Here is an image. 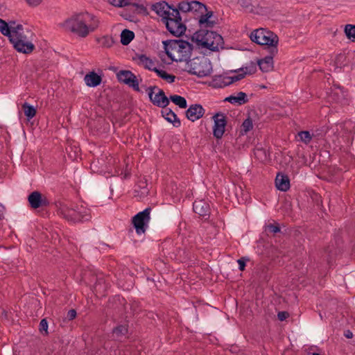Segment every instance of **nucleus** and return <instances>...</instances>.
Here are the masks:
<instances>
[{"mask_svg": "<svg viewBox=\"0 0 355 355\" xmlns=\"http://www.w3.org/2000/svg\"><path fill=\"white\" fill-rule=\"evenodd\" d=\"M99 26V20L96 16L88 12H80L71 15L61 24L66 31L73 33L85 38L94 32Z\"/></svg>", "mask_w": 355, "mask_h": 355, "instance_id": "f257e3e1", "label": "nucleus"}, {"mask_svg": "<svg viewBox=\"0 0 355 355\" xmlns=\"http://www.w3.org/2000/svg\"><path fill=\"white\" fill-rule=\"evenodd\" d=\"M162 44L168 58L176 62L187 61L193 49L191 43L183 40H167Z\"/></svg>", "mask_w": 355, "mask_h": 355, "instance_id": "f03ea898", "label": "nucleus"}, {"mask_svg": "<svg viewBox=\"0 0 355 355\" xmlns=\"http://www.w3.org/2000/svg\"><path fill=\"white\" fill-rule=\"evenodd\" d=\"M191 40L198 46L211 51H218L219 48H223L224 41L222 36L207 29L201 28L197 31L191 36Z\"/></svg>", "mask_w": 355, "mask_h": 355, "instance_id": "7ed1b4c3", "label": "nucleus"}, {"mask_svg": "<svg viewBox=\"0 0 355 355\" xmlns=\"http://www.w3.org/2000/svg\"><path fill=\"white\" fill-rule=\"evenodd\" d=\"M58 214L68 221L73 223L88 221L91 218L90 210L83 206L69 207L67 205L60 202L57 205Z\"/></svg>", "mask_w": 355, "mask_h": 355, "instance_id": "20e7f679", "label": "nucleus"}, {"mask_svg": "<svg viewBox=\"0 0 355 355\" xmlns=\"http://www.w3.org/2000/svg\"><path fill=\"white\" fill-rule=\"evenodd\" d=\"M250 37L253 42L259 45L267 46L268 50L271 51L272 54H277L279 37L273 32L264 28H259L253 31Z\"/></svg>", "mask_w": 355, "mask_h": 355, "instance_id": "39448f33", "label": "nucleus"}, {"mask_svg": "<svg viewBox=\"0 0 355 355\" xmlns=\"http://www.w3.org/2000/svg\"><path fill=\"white\" fill-rule=\"evenodd\" d=\"M186 69L189 74L197 76L199 78L209 76L212 67L210 60L205 57H196L186 61Z\"/></svg>", "mask_w": 355, "mask_h": 355, "instance_id": "423d86ee", "label": "nucleus"}, {"mask_svg": "<svg viewBox=\"0 0 355 355\" xmlns=\"http://www.w3.org/2000/svg\"><path fill=\"white\" fill-rule=\"evenodd\" d=\"M167 31L175 37H181L187 30L186 25L182 22L180 13L178 10H173L171 12L170 19L164 23Z\"/></svg>", "mask_w": 355, "mask_h": 355, "instance_id": "0eeeda50", "label": "nucleus"}, {"mask_svg": "<svg viewBox=\"0 0 355 355\" xmlns=\"http://www.w3.org/2000/svg\"><path fill=\"white\" fill-rule=\"evenodd\" d=\"M150 211L151 209L150 207L146 208L132 217V223L137 234L145 233L150 219Z\"/></svg>", "mask_w": 355, "mask_h": 355, "instance_id": "6e6552de", "label": "nucleus"}, {"mask_svg": "<svg viewBox=\"0 0 355 355\" xmlns=\"http://www.w3.org/2000/svg\"><path fill=\"white\" fill-rule=\"evenodd\" d=\"M150 101L157 107L165 108L169 104V99L164 92L157 86H150L146 89Z\"/></svg>", "mask_w": 355, "mask_h": 355, "instance_id": "1a4fd4ad", "label": "nucleus"}, {"mask_svg": "<svg viewBox=\"0 0 355 355\" xmlns=\"http://www.w3.org/2000/svg\"><path fill=\"white\" fill-rule=\"evenodd\" d=\"M214 125L213 128V135L216 139H221L227 125V116L222 112L216 113L213 116Z\"/></svg>", "mask_w": 355, "mask_h": 355, "instance_id": "9d476101", "label": "nucleus"}, {"mask_svg": "<svg viewBox=\"0 0 355 355\" xmlns=\"http://www.w3.org/2000/svg\"><path fill=\"white\" fill-rule=\"evenodd\" d=\"M172 8H173V6L169 5L164 1L153 3L150 7V9L155 11L156 14L162 18L161 20L163 23L170 19V17H171V12H170V10H172Z\"/></svg>", "mask_w": 355, "mask_h": 355, "instance_id": "9b49d317", "label": "nucleus"}, {"mask_svg": "<svg viewBox=\"0 0 355 355\" xmlns=\"http://www.w3.org/2000/svg\"><path fill=\"white\" fill-rule=\"evenodd\" d=\"M28 202L30 207L34 209L48 207L50 204L46 196L37 191H33L28 195Z\"/></svg>", "mask_w": 355, "mask_h": 355, "instance_id": "f8f14e48", "label": "nucleus"}, {"mask_svg": "<svg viewBox=\"0 0 355 355\" xmlns=\"http://www.w3.org/2000/svg\"><path fill=\"white\" fill-rule=\"evenodd\" d=\"M119 81L132 87L135 91L140 92L137 76L129 70H121L117 73Z\"/></svg>", "mask_w": 355, "mask_h": 355, "instance_id": "ddd939ff", "label": "nucleus"}, {"mask_svg": "<svg viewBox=\"0 0 355 355\" xmlns=\"http://www.w3.org/2000/svg\"><path fill=\"white\" fill-rule=\"evenodd\" d=\"M205 110L200 104L191 105L185 112L186 117L194 122L203 116Z\"/></svg>", "mask_w": 355, "mask_h": 355, "instance_id": "4468645a", "label": "nucleus"}, {"mask_svg": "<svg viewBox=\"0 0 355 355\" xmlns=\"http://www.w3.org/2000/svg\"><path fill=\"white\" fill-rule=\"evenodd\" d=\"M193 211L207 220L210 215L209 205L204 200H196L193 204Z\"/></svg>", "mask_w": 355, "mask_h": 355, "instance_id": "2eb2a0df", "label": "nucleus"}, {"mask_svg": "<svg viewBox=\"0 0 355 355\" xmlns=\"http://www.w3.org/2000/svg\"><path fill=\"white\" fill-rule=\"evenodd\" d=\"M14 48L20 53H30L34 49L35 46L31 42H25L21 39V36L16 37L15 40L12 42Z\"/></svg>", "mask_w": 355, "mask_h": 355, "instance_id": "dca6fc26", "label": "nucleus"}, {"mask_svg": "<svg viewBox=\"0 0 355 355\" xmlns=\"http://www.w3.org/2000/svg\"><path fill=\"white\" fill-rule=\"evenodd\" d=\"M133 60L137 61V64L144 67V69L154 71L157 67H155V61L145 54L137 53Z\"/></svg>", "mask_w": 355, "mask_h": 355, "instance_id": "f3484780", "label": "nucleus"}, {"mask_svg": "<svg viewBox=\"0 0 355 355\" xmlns=\"http://www.w3.org/2000/svg\"><path fill=\"white\" fill-rule=\"evenodd\" d=\"M277 54H272L271 51H269V55L265 58L258 60L257 64L259 67L260 70L263 73H267L273 69L274 62L273 58Z\"/></svg>", "mask_w": 355, "mask_h": 355, "instance_id": "a211bd4d", "label": "nucleus"}, {"mask_svg": "<svg viewBox=\"0 0 355 355\" xmlns=\"http://www.w3.org/2000/svg\"><path fill=\"white\" fill-rule=\"evenodd\" d=\"M162 116L169 123H171L174 127L178 128L181 125L180 120L176 114L170 108H163L161 112Z\"/></svg>", "mask_w": 355, "mask_h": 355, "instance_id": "6ab92c4d", "label": "nucleus"}, {"mask_svg": "<svg viewBox=\"0 0 355 355\" xmlns=\"http://www.w3.org/2000/svg\"><path fill=\"white\" fill-rule=\"evenodd\" d=\"M275 185L279 191H287L290 189V180L288 175L278 173L275 178Z\"/></svg>", "mask_w": 355, "mask_h": 355, "instance_id": "aec40b11", "label": "nucleus"}, {"mask_svg": "<svg viewBox=\"0 0 355 355\" xmlns=\"http://www.w3.org/2000/svg\"><path fill=\"white\" fill-rule=\"evenodd\" d=\"M207 11V6L198 1H191V10L190 12H192L194 15V17L196 19L200 18L202 14Z\"/></svg>", "mask_w": 355, "mask_h": 355, "instance_id": "412c9836", "label": "nucleus"}, {"mask_svg": "<svg viewBox=\"0 0 355 355\" xmlns=\"http://www.w3.org/2000/svg\"><path fill=\"white\" fill-rule=\"evenodd\" d=\"M85 81L86 85L90 87H95L101 85L102 78L94 71H91L87 73L85 76Z\"/></svg>", "mask_w": 355, "mask_h": 355, "instance_id": "4be33fe9", "label": "nucleus"}, {"mask_svg": "<svg viewBox=\"0 0 355 355\" xmlns=\"http://www.w3.org/2000/svg\"><path fill=\"white\" fill-rule=\"evenodd\" d=\"M248 101L247 94L243 92L237 93V96L230 95L224 100V101L229 102L232 104H238L239 105L247 103Z\"/></svg>", "mask_w": 355, "mask_h": 355, "instance_id": "5701e85b", "label": "nucleus"}, {"mask_svg": "<svg viewBox=\"0 0 355 355\" xmlns=\"http://www.w3.org/2000/svg\"><path fill=\"white\" fill-rule=\"evenodd\" d=\"M135 37V33L133 31L128 29H124L121 33V43L123 45L129 44Z\"/></svg>", "mask_w": 355, "mask_h": 355, "instance_id": "b1692460", "label": "nucleus"}, {"mask_svg": "<svg viewBox=\"0 0 355 355\" xmlns=\"http://www.w3.org/2000/svg\"><path fill=\"white\" fill-rule=\"evenodd\" d=\"M96 41L103 48H110L114 43V39L110 35H103L97 38Z\"/></svg>", "mask_w": 355, "mask_h": 355, "instance_id": "393cba45", "label": "nucleus"}, {"mask_svg": "<svg viewBox=\"0 0 355 355\" xmlns=\"http://www.w3.org/2000/svg\"><path fill=\"white\" fill-rule=\"evenodd\" d=\"M225 78H228L227 76L220 75L216 76L213 80L214 87L216 88H222L230 85L228 80Z\"/></svg>", "mask_w": 355, "mask_h": 355, "instance_id": "a878e982", "label": "nucleus"}, {"mask_svg": "<svg viewBox=\"0 0 355 355\" xmlns=\"http://www.w3.org/2000/svg\"><path fill=\"white\" fill-rule=\"evenodd\" d=\"M168 99L169 101L171 100L176 105H178L180 108L185 109L187 107L186 99L181 96L176 94L171 95Z\"/></svg>", "mask_w": 355, "mask_h": 355, "instance_id": "bb28decb", "label": "nucleus"}, {"mask_svg": "<svg viewBox=\"0 0 355 355\" xmlns=\"http://www.w3.org/2000/svg\"><path fill=\"white\" fill-rule=\"evenodd\" d=\"M22 108L25 116L28 120L33 119L35 116L37 111L34 106L28 104V103H24L22 105Z\"/></svg>", "mask_w": 355, "mask_h": 355, "instance_id": "cd10ccee", "label": "nucleus"}, {"mask_svg": "<svg viewBox=\"0 0 355 355\" xmlns=\"http://www.w3.org/2000/svg\"><path fill=\"white\" fill-rule=\"evenodd\" d=\"M253 128L252 120L250 117H248L243 121L241 126L240 135H246Z\"/></svg>", "mask_w": 355, "mask_h": 355, "instance_id": "c85d7f7f", "label": "nucleus"}, {"mask_svg": "<svg viewBox=\"0 0 355 355\" xmlns=\"http://www.w3.org/2000/svg\"><path fill=\"white\" fill-rule=\"evenodd\" d=\"M173 10H178L179 13H180V12H190L191 1H182L178 4L177 7H175L173 6V8H172V12H173Z\"/></svg>", "mask_w": 355, "mask_h": 355, "instance_id": "c756f323", "label": "nucleus"}, {"mask_svg": "<svg viewBox=\"0 0 355 355\" xmlns=\"http://www.w3.org/2000/svg\"><path fill=\"white\" fill-rule=\"evenodd\" d=\"M3 35L8 37V39L10 42V43L12 44V42L15 40L16 37H18V33L16 30H10V28L8 25L7 28L6 27L3 31L1 32Z\"/></svg>", "mask_w": 355, "mask_h": 355, "instance_id": "7c9ffc66", "label": "nucleus"}, {"mask_svg": "<svg viewBox=\"0 0 355 355\" xmlns=\"http://www.w3.org/2000/svg\"><path fill=\"white\" fill-rule=\"evenodd\" d=\"M256 71H257L256 64L254 62H252L251 65L250 67H241L236 70L230 71V72L237 73L239 71H243V73H245V75H246V74H253L256 72Z\"/></svg>", "mask_w": 355, "mask_h": 355, "instance_id": "2f4dec72", "label": "nucleus"}, {"mask_svg": "<svg viewBox=\"0 0 355 355\" xmlns=\"http://www.w3.org/2000/svg\"><path fill=\"white\" fill-rule=\"evenodd\" d=\"M345 33L349 40L355 42V25L347 24L345 27Z\"/></svg>", "mask_w": 355, "mask_h": 355, "instance_id": "473e14b6", "label": "nucleus"}, {"mask_svg": "<svg viewBox=\"0 0 355 355\" xmlns=\"http://www.w3.org/2000/svg\"><path fill=\"white\" fill-rule=\"evenodd\" d=\"M128 331V326L125 324H119L114 327L112 330V333L117 337H121L125 335Z\"/></svg>", "mask_w": 355, "mask_h": 355, "instance_id": "72a5a7b5", "label": "nucleus"}, {"mask_svg": "<svg viewBox=\"0 0 355 355\" xmlns=\"http://www.w3.org/2000/svg\"><path fill=\"white\" fill-rule=\"evenodd\" d=\"M106 288L107 286L105 285V280L103 279V278H98L96 279L94 285V291L96 293H103L106 291Z\"/></svg>", "mask_w": 355, "mask_h": 355, "instance_id": "f704fd0d", "label": "nucleus"}, {"mask_svg": "<svg viewBox=\"0 0 355 355\" xmlns=\"http://www.w3.org/2000/svg\"><path fill=\"white\" fill-rule=\"evenodd\" d=\"M265 231L275 234L278 232H280L281 228L278 223L274 222L273 223H269L266 225L265 226Z\"/></svg>", "mask_w": 355, "mask_h": 355, "instance_id": "c9c22d12", "label": "nucleus"}, {"mask_svg": "<svg viewBox=\"0 0 355 355\" xmlns=\"http://www.w3.org/2000/svg\"><path fill=\"white\" fill-rule=\"evenodd\" d=\"M314 135H311L309 131H301L298 133V136L300 137V141L304 142L306 144H308L311 142L312 137Z\"/></svg>", "mask_w": 355, "mask_h": 355, "instance_id": "e433bc0d", "label": "nucleus"}, {"mask_svg": "<svg viewBox=\"0 0 355 355\" xmlns=\"http://www.w3.org/2000/svg\"><path fill=\"white\" fill-rule=\"evenodd\" d=\"M239 3L242 8L247 9L250 12H254V6L251 0H239Z\"/></svg>", "mask_w": 355, "mask_h": 355, "instance_id": "4c0bfd02", "label": "nucleus"}, {"mask_svg": "<svg viewBox=\"0 0 355 355\" xmlns=\"http://www.w3.org/2000/svg\"><path fill=\"white\" fill-rule=\"evenodd\" d=\"M109 3L114 6L121 8L131 3L128 1V0H108Z\"/></svg>", "mask_w": 355, "mask_h": 355, "instance_id": "58836bf2", "label": "nucleus"}, {"mask_svg": "<svg viewBox=\"0 0 355 355\" xmlns=\"http://www.w3.org/2000/svg\"><path fill=\"white\" fill-rule=\"evenodd\" d=\"M113 300L115 303L117 302L119 303L120 306L117 307L118 312H122L125 309V300L123 297H120L119 296H115L113 298Z\"/></svg>", "mask_w": 355, "mask_h": 355, "instance_id": "ea45409f", "label": "nucleus"}, {"mask_svg": "<svg viewBox=\"0 0 355 355\" xmlns=\"http://www.w3.org/2000/svg\"><path fill=\"white\" fill-rule=\"evenodd\" d=\"M213 15H214L213 11H208L207 10V11L205 12L202 14L200 18L198 20V23H199L200 26H202L204 21H207V19H210V18L213 16Z\"/></svg>", "mask_w": 355, "mask_h": 355, "instance_id": "a19ab883", "label": "nucleus"}, {"mask_svg": "<svg viewBox=\"0 0 355 355\" xmlns=\"http://www.w3.org/2000/svg\"><path fill=\"white\" fill-rule=\"evenodd\" d=\"M245 76V73H239L237 75L233 76H227L228 78H225L227 80H228V83L230 85L232 84L234 82L239 81L244 78Z\"/></svg>", "mask_w": 355, "mask_h": 355, "instance_id": "79ce46f5", "label": "nucleus"}, {"mask_svg": "<svg viewBox=\"0 0 355 355\" xmlns=\"http://www.w3.org/2000/svg\"><path fill=\"white\" fill-rule=\"evenodd\" d=\"M250 259L246 257H243L241 259L237 260V263H239V269L241 271L245 270L246 266V261H249Z\"/></svg>", "mask_w": 355, "mask_h": 355, "instance_id": "37998d69", "label": "nucleus"}, {"mask_svg": "<svg viewBox=\"0 0 355 355\" xmlns=\"http://www.w3.org/2000/svg\"><path fill=\"white\" fill-rule=\"evenodd\" d=\"M130 5H132V6H134L135 8H137V9L138 10V12L139 13H142V14H144V15H148V14L146 8L144 5L139 4L137 3H131Z\"/></svg>", "mask_w": 355, "mask_h": 355, "instance_id": "c03bdc74", "label": "nucleus"}, {"mask_svg": "<svg viewBox=\"0 0 355 355\" xmlns=\"http://www.w3.org/2000/svg\"><path fill=\"white\" fill-rule=\"evenodd\" d=\"M40 331L42 332L44 331L46 334H48V322L46 318L41 320L40 322Z\"/></svg>", "mask_w": 355, "mask_h": 355, "instance_id": "a18cd8bd", "label": "nucleus"}, {"mask_svg": "<svg viewBox=\"0 0 355 355\" xmlns=\"http://www.w3.org/2000/svg\"><path fill=\"white\" fill-rule=\"evenodd\" d=\"M216 24V21L210 19H207V21L203 22V25L200 26L202 28H212Z\"/></svg>", "mask_w": 355, "mask_h": 355, "instance_id": "49530a36", "label": "nucleus"}, {"mask_svg": "<svg viewBox=\"0 0 355 355\" xmlns=\"http://www.w3.org/2000/svg\"><path fill=\"white\" fill-rule=\"evenodd\" d=\"M289 317V313L287 311H279L277 313V318L280 321H284Z\"/></svg>", "mask_w": 355, "mask_h": 355, "instance_id": "de8ad7c7", "label": "nucleus"}, {"mask_svg": "<svg viewBox=\"0 0 355 355\" xmlns=\"http://www.w3.org/2000/svg\"><path fill=\"white\" fill-rule=\"evenodd\" d=\"M154 72H155L157 73V75L163 80L165 78L166 76H167V74H168V73L166 71L162 70V69H159L157 68L155 69Z\"/></svg>", "mask_w": 355, "mask_h": 355, "instance_id": "09e8293b", "label": "nucleus"}, {"mask_svg": "<svg viewBox=\"0 0 355 355\" xmlns=\"http://www.w3.org/2000/svg\"><path fill=\"white\" fill-rule=\"evenodd\" d=\"M139 187L143 189V191H141V195H146L148 193V190L146 188V182H140Z\"/></svg>", "mask_w": 355, "mask_h": 355, "instance_id": "8fccbe9b", "label": "nucleus"}, {"mask_svg": "<svg viewBox=\"0 0 355 355\" xmlns=\"http://www.w3.org/2000/svg\"><path fill=\"white\" fill-rule=\"evenodd\" d=\"M76 311L75 309H71L67 313V319L69 320H73L76 317Z\"/></svg>", "mask_w": 355, "mask_h": 355, "instance_id": "3c124183", "label": "nucleus"}, {"mask_svg": "<svg viewBox=\"0 0 355 355\" xmlns=\"http://www.w3.org/2000/svg\"><path fill=\"white\" fill-rule=\"evenodd\" d=\"M28 4L31 6H37L40 5L43 0H26Z\"/></svg>", "mask_w": 355, "mask_h": 355, "instance_id": "603ef678", "label": "nucleus"}, {"mask_svg": "<svg viewBox=\"0 0 355 355\" xmlns=\"http://www.w3.org/2000/svg\"><path fill=\"white\" fill-rule=\"evenodd\" d=\"M175 76L174 75L168 73L164 80L167 81L169 83H172L175 81Z\"/></svg>", "mask_w": 355, "mask_h": 355, "instance_id": "864d4df0", "label": "nucleus"}, {"mask_svg": "<svg viewBox=\"0 0 355 355\" xmlns=\"http://www.w3.org/2000/svg\"><path fill=\"white\" fill-rule=\"evenodd\" d=\"M8 25L6 21L0 19V32L3 31L6 27L7 28Z\"/></svg>", "mask_w": 355, "mask_h": 355, "instance_id": "5fc2aeb1", "label": "nucleus"}, {"mask_svg": "<svg viewBox=\"0 0 355 355\" xmlns=\"http://www.w3.org/2000/svg\"><path fill=\"white\" fill-rule=\"evenodd\" d=\"M344 335L347 338H353V333L350 330L345 331Z\"/></svg>", "mask_w": 355, "mask_h": 355, "instance_id": "6e6d98bb", "label": "nucleus"}, {"mask_svg": "<svg viewBox=\"0 0 355 355\" xmlns=\"http://www.w3.org/2000/svg\"><path fill=\"white\" fill-rule=\"evenodd\" d=\"M21 29H22V25L21 24H18L15 28H13V30H16L17 31Z\"/></svg>", "mask_w": 355, "mask_h": 355, "instance_id": "4d7b16f0", "label": "nucleus"}, {"mask_svg": "<svg viewBox=\"0 0 355 355\" xmlns=\"http://www.w3.org/2000/svg\"><path fill=\"white\" fill-rule=\"evenodd\" d=\"M257 152H258V153H262V152H263V150H262V149H257Z\"/></svg>", "mask_w": 355, "mask_h": 355, "instance_id": "13d9d810", "label": "nucleus"}, {"mask_svg": "<svg viewBox=\"0 0 355 355\" xmlns=\"http://www.w3.org/2000/svg\"><path fill=\"white\" fill-rule=\"evenodd\" d=\"M312 355H320V354L318 353H313Z\"/></svg>", "mask_w": 355, "mask_h": 355, "instance_id": "bf43d9fd", "label": "nucleus"}, {"mask_svg": "<svg viewBox=\"0 0 355 355\" xmlns=\"http://www.w3.org/2000/svg\"><path fill=\"white\" fill-rule=\"evenodd\" d=\"M1 219V217H0V220Z\"/></svg>", "mask_w": 355, "mask_h": 355, "instance_id": "052dcab7", "label": "nucleus"}]
</instances>
